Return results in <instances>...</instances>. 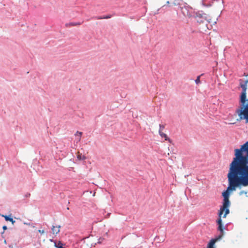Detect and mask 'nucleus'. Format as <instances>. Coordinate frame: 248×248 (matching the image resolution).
I'll list each match as a JSON object with an SVG mask.
<instances>
[{
  "instance_id": "f257e3e1",
  "label": "nucleus",
  "mask_w": 248,
  "mask_h": 248,
  "mask_svg": "<svg viewBox=\"0 0 248 248\" xmlns=\"http://www.w3.org/2000/svg\"><path fill=\"white\" fill-rule=\"evenodd\" d=\"M248 153L244 150L243 145L240 149L235 150V157L230 165L229 172L228 174L229 186L228 189L235 190L236 187L242 185L248 186V165L247 157L242 155V152Z\"/></svg>"
},
{
  "instance_id": "f03ea898",
  "label": "nucleus",
  "mask_w": 248,
  "mask_h": 248,
  "mask_svg": "<svg viewBox=\"0 0 248 248\" xmlns=\"http://www.w3.org/2000/svg\"><path fill=\"white\" fill-rule=\"evenodd\" d=\"M242 92L240 96V107L236 109V113L239 116L238 120H245L248 123V79L244 81L243 79L239 80Z\"/></svg>"
},
{
  "instance_id": "7ed1b4c3",
  "label": "nucleus",
  "mask_w": 248,
  "mask_h": 248,
  "mask_svg": "<svg viewBox=\"0 0 248 248\" xmlns=\"http://www.w3.org/2000/svg\"><path fill=\"white\" fill-rule=\"evenodd\" d=\"M230 204H229L228 206L226 208L223 209V210H222L223 205L221 206L220 207V209L218 212V218L217 221V224L218 225L217 229L222 233H223L224 228H223L221 217H222V215H223L224 212H225V213L222 217L223 218H225L226 217V216L229 214L230 210L229 209V208L230 206Z\"/></svg>"
},
{
  "instance_id": "20e7f679",
  "label": "nucleus",
  "mask_w": 248,
  "mask_h": 248,
  "mask_svg": "<svg viewBox=\"0 0 248 248\" xmlns=\"http://www.w3.org/2000/svg\"><path fill=\"white\" fill-rule=\"evenodd\" d=\"M228 190H231L227 189L226 191L222 193V196L224 197L222 210L226 208L228 206L229 204H231L230 202L229 201V193Z\"/></svg>"
},
{
  "instance_id": "39448f33",
  "label": "nucleus",
  "mask_w": 248,
  "mask_h": 248,
  "mask_svg": "<svg viewBox=\"0 0 248 248\" xmlns=\"http://www.w3.org/2000/svg\"><path fill=\"white\" fill-rule=\"evenodd\" d=\"M221 235L219 236L216 239H212L210 241V242L208 243L206 248H214L213 247H214L215 244L216 243V242L217 241H218L219 239H220V238L222 237V235L223 234V233H222L221 232Z\"/></svg>"
},
{
  "instance_id": "423d86ee",
  "label": "nucleus",
  "mask_w": 248,
  "mask_h": 248,
  "mask_svg": "<svg viewBox=\"0 0 248 248\" xmlns=\"http://www.w3.org/2000/svg\"><path fill=\"white\" fill-rule=\"evenodd\" d=\"M61 226L60 225L58 226H53L51 229L53 234H57L60 232Z\"/></svg>"
},
{
  "instance_id": "0eeeda50",
  "label": "nucleus",
  "mask_w": 248,
  "mask_h": 248,
  "mask_svg": "<svg viewBox=\"0 0 248 248\" xmlns=\"http://www.w3.org/2000/svg\"><path fill=\"white\" fill-rule=\"evenodd\" d=\"M195 19L198 22L201 23L204 22V18L202 17V16L199 14L196 16L195 17Z\"/></svg>"
},
{
  "instance_id": "6e6552de",
  "label": "nucleus",
  "mask_w": 248,
  "mask_h": 248,
  "mask_svg": "<svg viewBox=\"0 0 248 248\" xmlns=\"http://www.w3.org/2000/svg\"><path fill=\"white\" fill-rule=\"evenodd\" d=\"M81 24V23L80 22H71L69 23H66L65 24V26L66 27H70L72 26H79Z\"/></svg>"
},
{
  "instance_id": "1a4fd4ad",
  "label": "nucleus",
  "mask_w": 248,
  "mask_h": 248,
  "mask_svg": "<svg viewBox=\"0 0 248 248\" xmlns=\"http://www.w3.org/2000/svg\"><path fill=\"white\" fill-rule=\"evenodd\" d=\"M50 241L51 242H53L54 246L56 247V248H63V244L59 241L58 244L56 242H53L51 239H50Z\"/></svg>"
},
{
  "instance_id": "9d476101",
  "label": "nucleus",
  "mask_w": 248,
  "mask_h": 248,
  "mask_svg": "<svg viewBox=\"0 0 248 248\" xmlns=\"http://www.w3.org/2000/svg\"><path fill=\"white\" fill-rule=\"evenodd\" d=\"M2 217H3L6 221H9L12 222L13 224L15 223V221L13 220V219L10 217L6 215H2Z\"/></svg>"
},
{
  "instance_id": "9b49d317",
  "label": "nucleus",
  "mask_w": 248,
  "mask_h": 248,
  "mask_svg": "<svg viewBox=\"0 0 248 248\" xmlns=\"http://www.w3.org/2000/svg\"><path fill=\"white\" fill-rule=\"evenodd\" d=\"M159 134L160 135V136L162 138H164L166 140H168L169 141V142H171L170 140L168 138L167 135L164 133L162 131L159 130Z\"/></svg>"
},
{
  "instance_id": "f8f14e48",
  "label": "nucleus",
  "mask_w": 248,
  "mask_h": 248,
  "mask_svg": "<svg viewBox=\"0 0 248 248\" xmlns=\"http://www.w3.org/2000/svg\"><path fill=\"white\" fill-rule=\"evenodd\" d=\"M77 158L78 160H84L85 159V156L84 155H82L79 152L78 153Z\"/></svg>"
},
{
  "instance_id": "ddd939ff",
  "label": "nucleus",
  "mask_w": 248,
  "mask_h": 248,
  "mask_svg": "<svg viewBox=\"0 0 248 248\" xmlns=\"http://www.w3.org/2000/svg\"><path fill=\"white\" fill-rule=\"evenodd\" d=\"M75 136H79V138L77 139L78 141H79L81 139V137L82 135V133L81 132L77 131L76 134H75Z\"/></svg>"
},
{
  "instance_id": "4468645a",
  "label": "nucleus",
  "mask_w": 248,
  "mask_h": 248,
  "mask_svg": "<svg viewBox=\"0 0 248 248\" xmlns=\"http://www.w3.org/2000/svg\"><path fill=\"white\" fill-rule=\"evenodd\" d=\"M202 74L201 75L199 76H198V77H197V78L195 80V82H196V83L197 84H198L200 83V82H201V81H200V77H201V76H202Z\"/></svg>"
},
{
  "instance_id": "2eb2a0df",
  "label": "nucleus",
  "mask_w": 248,
  "mask_h": 248,
  "mask_svg": "<svg viewBox=\"0 0 248 248\" xmlns=\"http://www.w3.org/2000/svg\"><path fill=\"white\" fill-rule=\"evenodd\" d=\"M165 126L164 125L159 124V130L161 131H162V130L164 129Z\"/></svg>"
},
{
  "instance_id": "dca6fc26",
  "label": "nucleus",
  "mask_w": 248,
  "mask_h": 248,
  "mask_svg": "<svg viewBox=\"0 0 248 248\" xmlns=\"http://www.w3.org/2000/svg\"><path fill=\"white\" fill-rule=\"evenodd\" d=\"M110 18V16H106V17H98L97 19H103V18L107 19V18Z\"/></svg>"
},
{
  "instance_id": "f3484780",
  "label": "nucleus",
  "mask_w": 248,
  "mask_h": 248,
  "mask_svg": "<svg viewBox=\"0 0 248 248\" xmlns=\"http://www.w3.org/2000/svg\"><path fill=\"white\" fill-rule=\"evenodd\" d=\"M247 193V192L246 191H241L240 192V195H242L243 194H246Z\"/></svg>"
},
{
  "instance_id": "a211bd4d",
  "label": "nucleus",
  "mask_w": 248,
  "mask_h": 248,
  "mask_svg": "<svg viewBox=\"0 0 248 248\" xmlns=\"http://www.w3.org/2000/svg\"><path fill=\"white\" fill-rule=\"evenodd\" d=\"M38 232H39L41 234H43L45 233V231L44 230H38Z\"/></svg>"
},
{
  "instance_id": "6ab92c4d",
  "label": "nucleus",
  "mask_w": 248,
  "mask_h": 248,
  "mask_svg": "<svg viewBox=\"0 0 248 248\" xmlns=\"http://www.w3.org/2000/svg\"><path fill=\"white\" fill-rule=\"evenodd\" d=\"M2 228H3V229L4 230H7V227H6V226H3V227H2Z\"/></svg>"
},
{
  "instance_id": "aec40b11",
  "label": "nucleus",
  "mask_w": 248,
  "mask_h": 248,
  "mask_svg": "<svg viewBox=\"0 0 248 248\" xmlns=\"http://www.w3.org/2000/svg\"><path fill=\"white\" fill-rule=\"evenodd\" d=\"M167 4H169V1H168L167 2Z\"/></svg>"
}]
</instances>
